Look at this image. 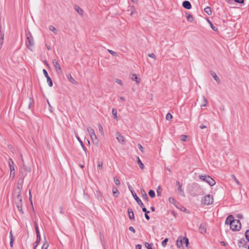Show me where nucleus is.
Segmentation results:
<instances>
[{"label": "nucleus", "mask_w": 249, "mask_h": 249, "mask_svg": "<svg viewBox=\"0 0 249 249\" xmlns=\"http://www.w3.org/2000/svg\"><path fill=\"white\" fill-rule=\"evenodd\" d=\"M81 146L82 147L83 150L85 151V153L87 154V149L86 147L84 146V144H83V145H81Z\"/></svg>", "instance_id": "obj_60"}, {"label": "nucleus", "mask_w": 249, "mask_h": 249, "mask_svg": "<svg viewBox=\"0 0 249 249\" xmlns=\"http://www.w3.org/2000/svg\"><path fill=\"white\" fill-rule=\"evenodd\" d=\"M245 237L247 240L249 242V230L246 231L245 232Z\"/></svg>", "instance_id": "obj_41"}, {"label": "nucleus", "mask_w": 249, "mask_h": 249, "mask_svg": "<svg viewBox=\"0 0 249 249\" xmlns=\"http://www.w3.org/2000/svg\"><path fill=\"white\" fill-rule=\"evenodd\" d=\"M49 30L51 31H52L53 33H54L55 34H57V30L56 29V28L53 27V26L52 25H51L49 26Z\"/></svg>", "instance_id": "obj_35"}, {"label": "nucleus", "mask_w": 249, "mask_h": 249, "mask_svg": "<svg viewBox=\"0 0 249 249\" xmlns=\"http://www.w3.org/2000/svg\"><path fill=\"white\" fill-rule=\"evenodd\" d=\"M16 204L17 207L18 208V210L19 211V212L21 213H23L24 212H23V210L22 209V203L19 202V203H17Z\"/></svg>", "instance_id": "obj_24"}, {"label": "nucleus", "mask_w": 249, "mask_h": 249, "mask_svg": "<svg viewBox=\"0 0 249 249\" xmlns=\"http://www.w3.org/2000/svg\"><path fill=\"white\" fill-rule=\"evenodd\" d=\"M49 247V244L46 241V238H44V243L42 246L41 249H47Z\"/></svg>", "instance_id": "obj_27"}, {"label": "nucleus", "mask_w": 249, "mask_h": 249, "mask_svg": "<svg viewBox=\"0 0 249 249\" xmlns=\"http://www.w3.org/2000/svg\"><path fill=\"white\" fill-rule=\"evenodd\" d=\"M241 224L239 220L235 219L230 225V228L233 231H238L241 229Z\"/></svg>", "instance_id": "obj_5"}, {"label": "nucleus", "mask_w": 249, "mask_h": 249, "mask_svg": "<svg viewBox=\"0 0 249 249\" xmlns=\"http://www.w3.org/2000/svg\"><path fill=\"white\" fill-rule=\"evenodd\" d=\"M168 201L170 203H172L175 206L177 207V204L178 202L176 200V199L173 197H169L168 198Z\"/></svg>", "instance_id": "obj_23"}, {"label": "nucleus", "mask_w": 249, "mask_h": 249, "mask_svg": "<svg viewBox=\"0 0 249 249\" xmlns=\"http://www.w3.org/2000/svg\"><path fill=\"white\" fill-rule=\"evenodd\" d=\"M199 230L201 233H205L206 232V227L205 225L203 224L200 225Z\"/></svg>", "instance_id": "obj_26"}, {"label": "nucleus", "mask_w": 249, "mask_h": 249, "mask_svg": "<svg viewBox=\"0 0 249 249\" xmlns=\"http://www.w3.org/2000/svg\"><path fill=\"white\" fill-rule=\"evenodd\" d=\"M112 193H113V195L115 197H118L119 195V192L118 191V190L117 189V188H116V187H113L112 188Z\"/></svg>", "instance_id": "obj_21"}, {"label": "nucleus", "mask_w": 249, "mask_h": 249, "mask_svg": "<svg viewBox=\"0 0 249 249\" xmlns=\"http://www.w3.org/2000/svg\"><path fill=\"white\" fill-rule=\"evenodd\" d=\"M98 166V167L100 169H102V167H103V163H102V162H99Z\"/></svg>", "instance_id": "obj_55"}, {"label": "nucleus", "mask_w": 249, "mask_h": 249, "mask_svg": "<svg viewBox=\"0 0 249 249\" xmlns=\"http://www.w3.org/2000/svg\"><path fill=\"white\" fill-rule=\"evenodd\" d=\"M172 117V115L170 113H168L166 115V119L167 120H170Z\"/></svg>", "instance_id": "obj_42"}, {"label": "nucleus", "mask_w": 249, "mask_h": 249, "mask_svg": "<svg viewBox=\"0 0 249 249\" xmlns=\"http://www.w3.org/2000/svg\"><path fill=\"white\" fill-rule=\"evenodd\" d=\"M98 128H99V130L100 133L101 134V135H104V130H103V127L100 124H99L98 125Z\"/></svg>", "instance_id": "obj_38"}, {"label": "nucleus", "mask_w": 249, "mask_h": 249, "mask_svg": "<svg viewBox=\"0 0 249 249\" xmlns=\"http://www.w3.org/2000/svg\"><path fill=\"white\" fill-rule=\"evenodd\" d=\"M153 244L152 243L149 244L147 242L145 243V246L147 249H153Z\"/></svg>", "instance_id": "obj_34"}, {"label": "nucleus", "mask_w": 249, "mask_h": 249, "mask_svg": "<svg viewBox=\"0 0 249 249\" xmlns=\"http://www.w3.org/2000/svg\"><path fill=\"white\" fill-rule=\"evenodd\" d=\"M135 249H142V245L138 244L136 246Z\"/></svg>", "instance_id": "obj_53"}, {"label": "nucleus", "mask_w": 249, "mask_h": 249, "mask_svg": "<svg viewBox=\"0 0 249 249\" xmlns=\"http://www.w3.org/2000/svg\"><path fill=\"white\" fill-rule=\"evenodd\" d=\"M187 138H188L187 135H182L180 136V139L183 142L187 141Z\"/></svg>", "instance_id": "obj_40"}, {"label": "nucleus", "mask_w": 249, "mask_h": 249, "mask_svg": "<svg viewBox=\"0 0 249 249\" xmlns=\"http://www.w3.org/2000/svg\"><path fill=\"white\" fill-rule=\"evenodd\" d=\"M128 214L129 219L134 221L135 219L134 213L132 209L130 208L128 209Z\"/></svg>", "instance_id": "obj_16"}, {"label": "nucleus", "mask_w": 249, "mask_h": 249, "mask_svg": "<svg viewBox=\"0 0 249 249\" xmlns=\"http://www.w3.org/2000/svg\"><path fill=\"white\" fill-rule=\"evenodd\" d=\"M40 241V236L36 237V240L34 244V249H36L37 246L39 244Z\"/></svg>", "instance_id": "obj_28"}, {"label": "nucleus", "mask_w": 249, "mask_h": 249, "mask_svg": "<svg viewBox=\"0 0 249 249\" xmlns=\"http://www.w3.org/2000/svg\"><path fill=\"white\" fill-rule=\"evenodd\" d=\"M168 239L167 238H165L161 243V244L162 245V246L163 247H165L167 245V242L168 241Z\"/></svg>", "instance_id": "obj_44"}, {"label": "nucleus", "mask_w": 249, "mask_h": 249, "mask_svg": "<svg viewBox=\"0 0 249 249\" xmlns=\"http://www.w3.org/2000/svg\"><path fill=\"white\" fill-rule=\"evenodd\" d=\"M207 103H208V101H207L206 98L204 96H203V98H202V103L201 105V107H206L207 105Z\"/></svg>", "instance_id": "obj_30"}, {"label": "nucleus", "mask_w": 249, "mask_h": 249, "mask_svg": "<svg viewBox=\"0 0 249 249\" xmlns=\"http://www.w3.org/2000/svg\"><path fill=\"white\" fill-rule=\"evenodd\" d=\"M14 240V239L13 237L11 238L10 245V246L11 247H13V244Z\"/></svg>", "instance_id": "obj_51"}, {"label": "nucleus", "mask_w": 249, "mask_h": 249, "mask_svg": "<svg viewBox=\"0 0 249 249\" xmlns=\"http://www.w3.org/2000/svg\"><path fill=\"white\" fill-rule=\"evenodd\" d=\"M186 15H187L186 18H187V20L190 22H192L193 20V16L191 14H188V13H187Z\"/></svg>", "instance_id": "obj_33"}, {"label": "nucleus", "mask_w": 249, "mask_h": 249, "mask_svg": "<svg viewBox=\"0 0 249 249\" xmlns=\"http://www.w3.org/2000/svg\"><path fill=\"white\" fill-rule=\"evenodd\" d=\"M87 131L91 139L93 141V142L95 144H98V140L96 135H95L94 129L90 127H88L87 128Z\"/></svg>", "instance_id": "obj_3"}, {"label": "nucleus", "mask_w": 249, "mask_h": 249, "mask_svg": "<svg viewBox=\"0 0 249 249\" xmlns=\"http://www.w3.org/2000/svg\"><path fill=\"white\" fill-rule=\"evenodd\" d=\"M211 74L213 76L214 79L216 81V82L219 84H220V80L219 78V77L217 76L216 74L214 72L212 71L211 72Z\"/></svg>", "instance_id": "obj_20"}, {"label": "nucleus", "mask_w": 249, "mask_h": 249, "mask_svg": "<svg viewBox=\"0 0 249 249\" xmlns=\"http://www.w3.org/2000/svg\"><path fill=\"white\" fill-rule=\"evenodd\" d=\"M34 102L33 99L32 98H29V106H28L29 108H31V107H32L34 106Z\"/></svg>", "instance_id": "obj_32"}, {"label": "nucleus", "mask_w": 249, "mask_h": 249, "mask_svg": "<svg viewBox=\"0 0 249 249\" xmlns=\"http://www.w3.org/2000/svg\"><path fill=\"white\" fill-rule=\"evenodd\" d=\"M137 159H138L137 163H138L139 166L140 167V168L141 169L143 170L144 167L143 164L142 163V162L141 160L140 159L139 157H137Z\"/></svg>", "instance_id": "obj_25"}, {"label": "nucleus", "mask_w": 249, "mask_h": 249, "mask_svg": "<svg viewBox=\"0 0 249 249\" xmlns=\"http://www.w3.org/2000/svg\"><path fill=\"white\" fill-rule=\"evenodd\" d=\"M232 178H233L234 179V180H235V181L236 182V183L238 184V185H240V183L239 182V181H238V180L236 178L235 176L234 175H232Z\"/></svg>", "instance_id": "obj_47"}, {"label": "nucleus", "mask_w": 249, "mask_h": 249, "mask_svg": "<svg viewBox=\"0 0 249 249\" xmlns=\"http://www.w3.org/2000/svg\"><path fill=\"white\" fill-rule=\"evenodd\" d=\"M34 45V39L33 37L30 34L26 35V47L30 49V50H32V47Z\"/></svg>", "instance_id": "obj_4"}, {"label": "nucleus", "mask_w": 249, "mask_h": 249, "mask_svg": "<svg viewBox=\"0 0 249 249\" xmlns=\"http://www.w3.org/2000/svg\"><path fill=\"white\" fill-rule=\"evenodd\" d=\"M138 147H139V149H140L141 151L143 152V148L141 144H138Z\"/></svg>", "instance_id": "obj_56"}, {"label": "nucleus", "mask_w": 249, "mask_h": 249, "mask_svg": "<svg viewBox=\"0 0 249 249\" xmlns=\"http://www.w3.org/2000/svg\"><path fill=\"white\" fill-rule=\"evenodd\" d=\"M115 82L117 83V84L120 85L121 86H123V82L120 79H116L115 80Z\"/></svg>", "instance_id": "obj_43"}, {"label": "nucleus", "mask_w": 249, "mask_h": 249, "mask_svg": "<svg viewBox=\"0 0 249 249\" xmlns=\"http://www.w3.org/2000/svg\"><path fill=\"white\" fill-rule=\"evenodd\" d=\"M46 46H47V49L48 50H50L51 49V48L50 46H48V45H46Z\"/></svg>", "instance_id": "obj_64"}, {"label": "nucleus", "mask_w": 249, "mask_h": 249, "mask_svg": "<svg viewBox=\"0 0 249 249\" xmlns=\"http://www.w3.org/2000/svg\"><path fill=\"white\" fill-rule=\"evenodd\" d=\"M9 166L10 167V176H12V177L14 178L15 175V170L14 168V162L13 160L11 159H9L8 161Z\"/></svg>", "instance_id": "obj_7"}, {"label": "nucleus", "mask_w": 249, "mask_h": 249, "mask_svg": "<svg viewBox=\"0 0 249 249\" xmlns=\"http://www.w3.org/2000/svg\"><path fill=\"white\" fill-rule=\"evenodd\" d=\"M43 72L44 75L47 78V83H48L49 86L50 87H52L53 86V81H52L51 77L49 76L47 71L45 69H43Z\"/></svg>", "instance_id": "obj_10"}, {"label": "nucleus", "mask_w": 249, "mask_h": 249, "mask_svg": "<svg viewBox=\"0 0 249 249\" xmlns=\"http://www.w3.org/2000/svg\"><path fill=\"white\" fill-rule=\"evenodd\" d=\"M141 194L142 196L143 199L145 201H148L149 198L146 192L143 190H141Z\"/></svg>", "instance_id": "obj_22"}, {"label": "nucleus", "mask_w": 249, "mask_h": 249, "mask_svg": "<svg viewBox=\"0 0 249 249\" xmlns=\"http://www.w3.org/2000/svg\"><path fill=\"white\" fill-rule=\"evenodd\" d=\"M130 78L132 81H136L137 85H139L140 82V79L138 77V76L136 74H132L130 76Z\"/></svg>", "instance_id": "obj_14"}, {"label": "nucleus", "mask_w": 249, "mask_h": 249, "mask_svg": "<svg viewBox=\"0 0 249 249\" xmlns=\"http://www.w3.org/2000/svg\"><path fill=\"white\" fill-rule=\"evenodd\" d=\"M75 136H76L77 139L78 140L79 142L80 143L81 145H83V144H84V143L82 142V140L79 138V137L78 136V135L76 134Z\"/></svg>", "instance_id": "obj_46"}, {"label": "nucleus", "mask_w": 249, "mask_h": 249, "mask_svg": "<svg viewBox=\"0 0 249 249\" xmlns=\"http://www.w3.org/2000/svg\"><path fill=\"white\" fill-rule=\"evenodd\" d=\"M177 246L178 248H183V245L185 244L186 247H188L189 244L188 239L186 237L179 236L177 240Z\"/></svg>", "instance_id": "obj_1"}, {"label": "nucleus", "mask_w": 249, "mask_h": 249, "mask_svg": "<svg viewBox=\"0 0 249 249\" xmlns=\"http://www.w3.org/2000/svg\"><path fill=\"white\" fill-rule=\"evenodd\" d=\"M107 51L111 54H112V55L113 56H116L117 55V53L116 52H115L114 51H112V50H107Z\"/></svg>", "instance_id": "obj_45"}, {"label": "nucleus", "mask_w": 249, "mask_h": 249, "mask_svg": "<svg viewBox=\"0 0 249 249\" xmlns=\"http://www.w3.org/2000/svg\"><path fill=\"white\" fill-rule=\"evenodd\" d=\"M200 128L201 129H204L205 128H206V126H205V125H201L200 126Z\"/></svg>", "instance_id": "obj_63"}, {"label": "nucleus", "mask_w": 249, "mask_h": 249, "mask_svg": "<svg viewBox=\"0 0 249 249\" xmlns=\"http://www.w3.org/2000/svg\"><path fill=\"white\" fill-rule=\"evenodd\" d=\"M182 6L184 8L187 9H190L192 8L191 3L189 1H187V0H185L183 2Z\"/></svg>", "instance_id": "obj_15"}, {"label": "nucleus", "mask_w": 249, "mask_h": 249, "mask_svg": "<svg viewBox=\"0 0 249 249\" xmlns=\"http://www.w3.org/2000/svg\"><path fill=\"white\" fill-rule=\"evenodd\" d=\"M114 181L116 185L119 186L120 185V180L117 177L114 178Z\"/></svg>", "instance_id": "obj_37"}, {"label": "nucleus", "mask_w": 249, "mask_h": 249, "mask_svg": "<svg viewBox=\"0 0 249 249\" xmlns=\"http://www.w3.org/2000/svg\"><path fill=\"white\" fill-rule=\"evenodd\" d=\"M74 9L80 15L83 16L84 11L78 5H75L74 6Z\"/></svg>", "instance_id": "obj_17"}, {"label": "nucleus", "mask_w": 249, "mask_h": 249, "mask_svg": "<svg viewBox=\"0 0 249 249\" xmlns=\"http://www.w3.org/2000/svg\"><path fill=\"white\" fill-rule=\"evenodd\" d=\"M129 230L131 231L132 232H133V233H135V230L134 229V228L133 227H130L129 228Z\"/></svg>", "instance_id": "obj_54"}, {"label": "nucleus", "mask_w": 249, "mask_h": 249, "mask_svg": "<svg viewBox=\"0 0 249 249\" xmlns=\"http://www.w3.org/2000/svg\"><path fill=\"white\" fill-rule=\"evenodd\" d=\"M29 196H30L29 199H30V201L32 202V196H31V192L30 191L29 192Z\"/></svg>", "instance_id": "obj_62"}, {"label": "nucleus", "mask_w": 249, "mask_h": 249, "mask_svg": "<svg viewBox=\"0 0 249 249\" xmlns=\"http://www.w3.org/2000/svg\"><path fill=\"white\" fill-rule=\"evenodd\" d=\"M234 1L239 3H242L244 2V0H234Z\"/></svg>", "instance_id": "obj_58"}, {"label": "nucleus", "mask_w": 249, "mask_h": 249, "mask_svg": "<svg viewBox=\"0 0 249 249\" xmlns=\"http://www.w3.org/2000/svg\"><path fill=\"white\" fill-rule=\"evenodd\" d=\"M52 63L53 64V66L55 68L56 72L58 73H61L62 69L58 60H57L55 59H53L52 60Z\"/></svg>", "instance_id": "obj_8"}, {"label": "nucleus", "mask_w": 249, "mask_h": 249, "mask_svg": "<svg viewBox=\"0 0 249 249\" xmlns=\"http://www.w3.org/2000/svg\"><path fill=\"white\" fill-rule=\"evenodd\" d=\"M34 225H35V229H36V231H37L39 230V228H38V225L36 223V221H35L34 222Z\"/></svg>", "instance_id": "obj_52"}, {"label": "nucleus", "mask_w": 249, "mask_h": 249, "mask_svg": "<svg viewBox=\"0 0 249 249\" xmlns=\"http://www.w3.org/2000/svg\"><path fill=\"white\" fill-rule=\"evenodd\" d=\"M176 185L178 187V192H179V194L182 196H185V194H184V191H183V189L182 188V185L181 184L180 182L178 181H177L176 182Z\"/></svg>", "instance_id": "obj_11"}, {"label": "nucleus", "mask_w": 249, "mask_h": 249, "mask_svg": "<svg viewBox=\"0 0 249 249\" xmlns=\"http://www.w3.org/2000/svg\"><path fill=\"white\" fill-rule=\"evenodd\" d=\"M199 178L200 179L206 181L211 186L215 184V180L208 175H200Z\"/></svg>", "instance_id": "obj_2"}, {"label": "nucleus", "mask_w": 249, "mask_h": 249, "mask_svg": "<svg viewBox=\"0 0 249 249\" xmlns=\"http://www.w3.org/2000/svg\"><path fill=\"white\" fill-rule=\"evenodd\" d=\"M131 13H130V15L131 16H132L134 13H135V11H134V6H131Z\"/></svg>", "instance_id": "obj_50"}, {"label": "nucleus", "mask_w": 249, "mask_h": 249, "mask_svg": "<svg viewBox=\"0 0 249 249\" xmlns=\"http://www.w3.org/2000/svg\"><path fill=\"white\" fill-rule=\"evenodd\" d=\"M246 241L243 238L240 239L238 241V246L239 248L244 247L246 245Z\"/></svg>", "instance_id": "obj_18"}, {"label": "nucleus", "mask_w": 249, "mask_h": 249, "mask_svg": "<svg viewBox=\"0 0 249 249\" xmlns=\"http://www.w3.org/2000/svg\"><path fill=\"white\" fill-rule=\"evenodd\" d=\"M18 190L17 192V196L15 198L16 203H19V202L22 203V197L21 196V191L19 190V187H18Z\"/></svg>", "instance_id": "obj_12"}, {"label": "nucleus", "mask_w": 249, "mask_h": 249, "mask_svg": "<svg viewBox=\"0 0 249 249\" xmlns=\"http://www.w3.org/2000/svg\"><path fill=\"white\" fill-rule=\"evenodd\" d=\"M148 56L151 58H154L155 60L156 59L155 55L153 53H149Z\"/></svg>", "instance_id": "obj_48"}, {"label": "nucleus", "mask_w": 249, "mask_h": 249, "mask_svg": "<svg viewBox=\"0 0 249 249\" xmlns=\"http://www.w3.org/2000/svg\"><path fill=\"white\" fill-rule=\"evenodd\" d=\"M201 202L205 205L212 204L213 202V197L210 195H206L202 198Z\"/></svg>", "instance_id": "obj_6"}, {"label": "nucleus", "mask_w": 249, "mask_h": 249, "mask_svg": "<svg viewBox=\"0 0 249 249\" xmlns=\"http://www.w3.org/2000/svg\"><path fill=\"white\" fill-rule=\"evenodd\" d=\"M36 237L40 236V232L39 230L37 231H36Z\"/></svg>", "instance_id": "obj_59"}, {"label": "nucleus", "mask_w": 249, "mask_h": 249, "mask_svg": "<svg viewBox=\"0 0 249 249\" xmlns=\"http://www.w3.org/2000/svg\"><path fill=\"white\" fill-rule=\"evenodd\" d=\"M210 24H211V26L212 27V28L214 30V31H215L216 29H215V27L213 26V24H212V23L211 22H210Z\"/></svg>", "instance_id": "obj_61"}, {"label": "nucleus", "mask_w": 249, "mask_h": 249, "mask_svg": "<svg viewBox=\"0 0 249 249\" xmlns=\"http://www.w3.org/2000/svg\"><path fill=\"white\" fill-rule=\"evenodd\" d=\"M148 213H145V217L147 220H149L150 219V217L149 215H148Z\"/></svg>", "instance_id": "obj_57"}, {"label": "nucleus", "mask_w": 249, "mask_h": 249, "mask_svg": "<svg viewBox=\"0 0 249 249\" xmlns=\"http://www.w3.org/2000/svg\"><path fill=\"white\" fill-rule=\"evenodd\" d=\"M68 79L69 80L70 82H71L72 84L76 83V81L74 80V79L72 77V76L71 74L67 75Z\"/></svg>", "instance_id": "obj_29"}, {"label": "nucleus", "mask_w": 249, "mask_h": 249, "mask_svg": "<svg viewBox=\"0 0 249 249\" xmlns=\"http://www.w3.org/2000/svg\"><path fill=\"white\" fill-rule=\"evenodd\" d=\"M142 208V210L143 212L145 213H149V211H147L145 207H141Z\"/></svg>", "instance_id": "obj_49"}, {"label": "nucleus", "mask_w": 249, "mask_h": 249, "mask_svg": "<svg viewBox=\"0 0 249 249\" xmlns=\"http://www.w3.org/2000/svg\"><path fill=\"white\" fill-rule=\"evenodd\" d=\"M235 219H234V217L232 215H230L227 218L225 223L226 224H229L230 225H231V224H232L233 221H235Z\"/></svg>", "instance_id": "obj_13"}, {"label": "nucleus", "mask_w": 249, "mask_h": 249, "mask_svg": "<svg viewBox=\"0 0 249 249\" xmlns=\"http://www.w3.org/2000/svg\"><path fill=\"white\" fill-rule=\"evenodd\" d=\"M116 139L120 142H124V137L119 132L116 133Z\"/></svg>", "instance_id": "obj_19"}, {"label": "nucleus", "mask_w": 249, "mask_h": 249, "mask_svg": "<svg viewBox=\"0 0 249 249\" xmlns=\"http://www.w3.org/2000/svg\"><path fill=\"white\" fill-rule=\"evenodd\" d=\"M149 195L150 197H154L155 196V192L152 190H150L149 191Z\"/></svg>", "instance_id": "obj_39"}, {"label": "nucleus", "mask_w": 249, "mask_h": 249, "mask_svg": "<svg viewBox=\"0 0 249 249\" xmlns=\"http://www.w3.org/2000/svg\"><path fill=\"white\" fill-rule=\"evenodd\" d=\"M204 11L209 15H211L212 14V10L209 6H207L205 8Z\"/></svg>", "instance_id": "obj_31"}, {"label": "nucleus", "mask_w": 249, "mask_h": 249, "mask_svg": "<svg viewBox=\"0 0 249 249\" xmlns=\"http://www.w3.org/2000/svg\"><path fill=\"white\" fill-rule=\"evenodd\" d=\"M112 113L114 119H116L117 118V110L115 108H112Z\"/></svg>", "instance_id": "obj_36"}, {"label": "nucleus", "mask_w": 249, "mask_h": 249, "mask_svg": "<svg viewBox=\"0 0 249 249\" xmlns=\"http://www.w3.org/2000/svg\"><path fill=\"white\" fill-rule=\"evenodd\" d=\"M131 193L134 197V198L135 199V200L137 201V202L138 203V205L140 206V207H143V203L142 202V201H141V200L139 198V197L137 196L136 194L135 193V192L133 191V190H131Z\"/></svg>", "instance_id": "obj_9"}]
</instances>
